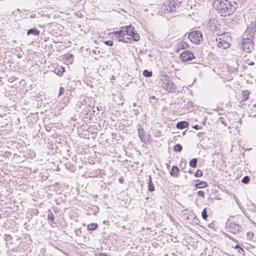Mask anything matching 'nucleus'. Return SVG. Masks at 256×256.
Instances as JSON below:
<instances>
[{"label": "nucleus", "mask_w": 256, "mask_h": 256, "mask_svg": "<svg viewBox=\"0 0 256 256\" xmlns=\"http://www.w3.org/2000/svg\"><path fill=\"white\" fill-rule=\"evenodd\" d=\"M215 20L211 19L209 20V34H210V30H212V34L211 36L210 42H209V45L211 46V48L214 50H218V48L226 49L230 46V42H231V37L228 34H218L216 26H211L210 24H215Z\"/></svg>", "instance_id": "nucleus-1"}, {"label": "nucleus", "mask_w": 256, "mask_h": 256, "mask_svg": "<svg viewBox=\"0 0 256 256\" xmlns=\"http://www.w3.org/2000/svg\"><path fill=\"white\" fill-rule=\"evenodd\" d=\"M212 7L222 16H226L234 13L238 7V4L234 0H214Z\"/></svg>", "instance_id": "nucleus-2"}, {"label": "nucleus", "mask_w": 256, "mask_h": 256, "mask_svg": "<svg viewBox=\"0 0 256 256\" xmlns=\"http://www.w3.org/2000/svg\"><path fill=\"white\" fill-rule=\"evenodd\" d=\"M119 32L122 33L124 32L126 35L130 36L134 41H138L140 40L139 34L135 32L134 28L132 24L122 26Z\"/></svg>", "instance_id": "nucleus-3"}, {"label": "nucleus", "mask_w": 256, "mask_h": 256, "mask_svg": "<svg viewBox=\"0 0 256 256\" xmlns=\"http://www.w3.org/2000/svg\"><path fill=\"white\" fill-rule=\"evenodd\" d=\"M161 86L164 90L168 92H176V86L168 78L165 77L161 80Z\"/></svg>", "instance_id": "nucleus-4"}, {"label": "nucleus", "mask_w": 256, "mask_h": 256, "mask_svg": "<svg viewBox=\"0 0 256 256\" xmlns=\"http://www.w3.org/2000/svg\"><path fill=\"white\" fill-rule=\"evenodd\" d=\"M241 48L244 51L247 52H251L254 48V44L252 42V39L245 37L244 36L241 41Z\"/></svg>", "instance_id": "nucleus-5"}, {"label": "nucleus", "mask_w": 256, "mask_h": 256, "mask_svg": "<svg viewBox=\"0 0 256 256\" xmlns=\"http://www.w3.org/2000/svg\"><path fill=\"white\" fill-rule=\"evenodd\" d=\"M188 38L194 44H199L202 40V34L200 31L194 30L190 32Z\"/></svg>", "instance_id": "nucleus-6"}, {"label": "nucleus", "mask_w": 256, "mask_h": 256, "mask_svg": "<svg viewBox=\"0 0 256 256\" xmlns=\"http://www.w3.org/2000/svg\"><path fill=\"white\" fill-rule=\"evenodd\" d=\"M180 56L182 62L190 61L194 58L193 53L188 50H186L181 53Z\"/></svg>", "instance_id": "nucleus-7"}, {"label": "nucleus", "mask_w": 256, "mask_h": 256, "mask_svg": "<svg viewBox=\"0 0 256 256\" xmlns=\"http://www.w3.org/2000/svg\"><path fill=\"white\" fill-rule=\"evenodd\" d=\"M228 228L230 232L236 234L240 232L242 228L240 224L234 222H232L229 224Z\"/></svg>", "instance_id": "nucleus-8"}, {"label": "nucleus", "mask_w": 256, "mask_h": 256, "mask_svg": "<svg viewBox=\"0 0 256 256\" xmlns=\"http://www.w3.org/2000/svg\"><path fill=\"white\" fill-rule=\"evenodd\" d=\"M216 228L215 227V224L214 222L209 224V236H210V234L212 235L214 241H216L218 240V237L217 236L218 232L216 231ZM210 240L213 242V240Z\"/></svg>", "instance_id": "nucleus-9"}, {"label": "nucleus", "mask_w": 256, "mask_h": 256, "mask_svg": "<svg viewBox=\"0 0 256 256\" xmlns=\"http://www.w3.org/2000/svg\"><path fill=\"white\" fill-rule=\"evenodd\" d=\"M174 5V4L172 2V0H166L164 4V6H165L164 12H173L176 11L177 8Z\"/></svg>", "instance_id": "nucleus-10"}, {"label": "nucleus", "mask_w": 256, "mask_h": 256, "mask_svg": "<svg viewBox=\"0 0 256 256\" xmlns=\"http://www.w3.org/2000/svg\"><path fill=\"white\" fill-rule=\"evenodd\" d=\"M256 30V26L255 24H252L249 25L245 32L244 36H246V37L252 38H254V32Z\"/></svg>", "instance_id": "nucleus-11"}, {"label": "nucleus", "mask_w": 256, "mask_h": 256, "mask_svg": "<svg viewBox=\"0 0 256 256\" xmlns=\"http://www.w3.org/2000/svg\"><path fill=\"white\" fill-rule=\"evenodd\" d=\"M137 129L138 136L142 142L145 144L146 143L148 140V138L144 135V128L140 125H138Z\"/></svg>", "instance_id": "nucleus-12"}, {"label": "nucleus", "mask_w": 256, "mask_h": 256, "mask_svg": "<svg viewBox=\"0 0 256 256\" xmlns=\"http://www.w3.org/2000/svg\"><path fill=\"white\" fill-rule=\"evenodd\" d=\"M188 46V45L186 42L181 41L176 44L174 50L176 52L178 53L180 50L186 48Z\"/></svg>", "instance_id": "nucleus-13"}, {"label": "nucleus", "mask_w": 256, "mask_h": 256, "mask_svg": "<svg viewBox=\"0 0 256 256\" xmlns=\"http://www.w3.org/2000/svg\"><path fill=\"white\" fill-rule=\"evenodd\" d=\"M114 34L115 36L117 38L118 42H123L124 36H126V34L124 32H120L118 30L114 32Z\"/></svg>", "instance_id": "nucleus-14"}, {"label": "nucleus", "mask_w": 256, "mask_h": 256, "mask_svg": "<svg viewBox=\"0 0 256 256\" xmlns=\"http://www.w3.org/2000/svg\"><path fill=\"white\" fill-rule=\"evenodd\" d=\"M179 173V169L176 166H174L172 168V170L170 172V176L174 177H178Z\"/></svg>", "instance_id": "nucleus-15"}, {"label": "nucleus", "mask_w": 256, "mask_h": 256, "mask_svg": "<svg viewBox=\"0 0 256 256\" xmlns=\"http://www.w3.org/2000/svg\"><path fill=\"white\" fill-rule=\"evenodd\" d=\"M188 126L189 124L188 122L186 121H181L177 123L176 126L178 129L182 130L188 128Z\"/></svg>", "instance_id": "nucleus-16"}, {"label": "nucleus", "mask_w": 256, "mask_h": 256, "mask_svg": "<svg viewBox=\"0 0 256 256\" xmlns=\"http://www.w3.org/2000/svg\"><path fill=\"white\" fill-rule=\"evenodd\" d=\"M54 72L58 76H62L65 72V68L62 66H57L54 70Z\"/></svg>", "instance_id": "nucleus-17"}, {"label": "nucleus", "mask_w": 256, "mask_h": 256, "mask_svg": "<svg viewBox=\"0 0 256 256\" xmlns=\"http://www.w3.org/2000/svg\"><path fill=\"white\" fill-rule=\"evenodd\" d=\"M40 30L34 27L28 30L27 32L28 35L33 34L36 36H38L40 34Z\"/></svg>", "instance_id": "nucleus-18"}, {"label": "nucleus", "mask_w": 256, "mask_h": 256, "mask_svg": "<svg viewBox=\"0 0 256 256\" xmlns=\"http://www.w3.org/2000/svg\"><path fill=\"white\" fill-rule=\"evenodd\" d=\"M238 67V64H235L234 66H228V71L231 74H235L237 72Z\"/></svg>", "instance_id": "nucleus-19"}, {"label": "nucleus", "mask_w": 256, "mask_h": 256, "mask_svg": "<svg viewBox=\"0 0 256 256\" xmlns=\"http://www.w3.org/2000/svg\"><path fill=\"white\" fill-rule=\"evenodd\" d=\"M148 190L150 191V192L154 191L155 188H154V184L152 183V177H151L150 176H148Z\"/></svg>", "instance_id": "nucleus-20"}, {"label": "nucleus", "mask_w": 256, "mask_h": 256, "mask_svg": "<svg viewBox=\"0 0 256 256\" xmlns=\"http://www.w3.org/2000/svg\"><path fill=\"white\" fill-rule=\"evenodd\" d=\"M220 251L219 249L216 246H213V248L212 250V254H209V256H219L218 252Z\"/></svg>", "instance_id": "nucleus-21"}, {"label": "nucleus", "mask_w": 256, "mask_h": 256, "mask_svg": "<svg viewBox=\"0 0 256 256\" xmlns=\"http://www.w3.org/2000/svg\"><path fill=\"white\" fill-rule=\"evenodd\" d=\"M98 224L96 223H91L88 225L87 228L89 230H94L97 228Z\"/></svg>", "instance_id": "nucleus-22"}, {"label": "nucleus", "mask_w": 256, "mask_h": 256, "mask_svg": "<svg viewBox=\"0 0 256 256\" xmlns=\"http://www.w3.org/2000/svg\"><path fill=\"white\" fill-rule=\"evenodd\" d=\"M197 161H198V159L196 158H194L192 159L190 161V166L193 168H196V164H197Z\"/></svg>", "instance_id": "nucleus-23"}, {"label": "nucleus", "mask_w": 256, "mask_h": 256, "mask_svg": "<svg viewBox=\"0 0 256 256\" xmlns=\"http://www.w3.org/2000/svg\"><path fill=\"white\" fill-rule=\"evenodd\" d=\"M184 217L188 220V222H192L194 220V219L195 216L194 214L191 213L190 214L185 215Z\"/></svg>", "instance_id": "nucleus-24"}, {"label": "nucleus", "mask_w": 256, "mask_h": 256, "mask_svg": "<svg viewBox=\"0 0 256 256\" xmlns=\"http://www.w3.org/2000/svg\"><path fill=\"white\" fill-rule=\"evenodd\" d=\"M249 98V92L246 90V91H242V101H246Z\"/></svg>", "instance_id": "nucleus-25"}, {"label": "nucleus", "mask_w": 256, "mask_h": 256, "mask_svg": "<svg viewBox=\"0 0 256 256\" xmlns=\"http://www.w3.org/2000/svg\"><path fill=\"white\" fill-rule=\"evenodd\" d=\"M182 149V146L180 144H177L174 147V150L176 152H180Z\"/></svg>", "instance_id": "nucleus-26"}, {"label": "nucleus", "mask_w": 256, "mask_h": 256, "mask_svg": "<svg viewBox=\"0 0 256 256\" xmlns=\"http://www.w3.org/2000/svg\"><path fill=\"white\" fill-rule=\"evenodd\" d=\"M143 75L146 77H151L152 75V71L145 70L143 71Z\"/></svg>", "instance_id": "nucleus-27"}, {"label": "nucleus", "mask_w": 256, "mask_h": 256, "mask_svg": "<svg viewBox=\"0 0 256 256\" xmlns=\"http://www.w3.org/2000/svg\"><path fill=\"white\" fill-rule=\"evenodd\" d=\"M206 186V183L204 182H200L196 184V186L198 188H202Z\"/></svg>", "instance_id": "nucleus-28"}, {"label": "nucleus", "mask_w": 256, "mask_h": 256, "mask_svg": "<svg viewBox=\"0 0 256 256\" xmlns=\"http://www.w3.org/2000/svg\"><path fill=\"white\" fill-rule=\"evenodd\" d=\"M202 216L204 220H206L208 215L207 214L206 208L203 209V211L202 212Z\"/></svg>", "instance_id": "nucleus-29"}, {"label": "nucleus", "mask_w": 256, "mask_h": 256, "mask_svg": "<svg viewBox=\"0 0 256 256\" xmlns=\"http://www.w3.org/2000/svg\"><path fill=\"white\" fill-rule=\"evenodd\" d=\"M250 180V177L248 176H245L242 178V182L244 184H248Z\"/></svg>", "instance_id": "nucleus-30"}, {"label": "nucleus", "mask_w": 256, "mask_h": 256, "mask_svg": "<svg viewBox=\"0 0 256 256\" xmlns=\"http://www.w3.org/2000/svg\"><path fill=\"white\" fill-rule=\"evenodd\" d=\"M172 2L174 4L176 8H180L182 4V2L180 0H172Z\"/></svg>", "instance_id": "nucleus-31"}, {"label": "nucleus", "mask_w": 256, "mask_h": 256, "mask_svg": "<svg viewBox=\"0 0 256 256\" xmlns=\"http://www.w3.org/2000/svg\"><path fill=\"white\" fill-rule=\"evenodd\" d=\"M172 2L174 4L176 8H180L182 4V2L180 0H172Z\"/></svg>", "instance_id": "nucleus-32"}, {"label": "nucleus", "mask_w": 256, "mask_h": 256, "mask_svg": "<svg viewBox=\"0 0 256 256\" xmlns=\"http://www.w3.org/2000/svg\"><path fill=\"white\" fill-rule=\"evenodd\" d=\"M48 220H50L52 222L54 220V217L52 212H50V213L48 214Z\"/></svg>", "instance_id": "nucleus-33"}, {"label": "nucleus", "mask_w": 256, "mask_h": 256, "mask_svg": "<svg viewBox=\"0 0 256 256\" xmlns=\"http://www.w3.org/2000/svg\"><path fill=\"white\" fill-rule=\"evenodd\" d=\"M123 42L126 43V44H128V43L132 44V39L128 37H127L126 38H124V37Z\"/></svg>", "instance_id": "nucleus-34"}, {"label": "nucleus", "mask_w": 256, "mask_h": 256, "mask_svg": "<svg viewBox=\"0 0 256 256\" xmlns=\"http://www.w3.org/2000/svg\"><path fill=\"white\" fill-rule=\"evenodd\" d=\"M202 170H198L194 174V176L196 177H200L202 176Z\"/></svg>", "instance_id": "nucleus-35"}, {"label": "nucleus", "mask_w": 256, "mask_h": 256, "mask_svg": "<svg viewBox=\"0 0 256 256\" xmlns=\"http://www.w3.org/2000/svg\"><path fill=\"white\" fill-rule=\"evenodd\" d=\"M104 43L106 45L108 46H112L114 44V42L112 40H110L104 41Z\"/></svg>", "instance_id": "nucleus-36"}, {"label": "nucleus", "mask_w": 256, "mask_h": 256, "mask_svg": "<svg viewBox=\"0 0 256 256\" xmlns=\"http://www.w3.org/2000/svg\"><path fill=\"white\" fill-rule=\"evenodd\" d=\"M64 92V88L62 86L60 87L58 93V96L62 95Z\"/></svg>", "instance_id": "nucleus-37"}, {"label": "nucleus", "mask_w": 256, "mask_h": 256, "mask_svg": "<svg viewBox=\"0 0 256 256\" xmlns=\"http://www.w3.org/2000/svg\"><path fill=\"white\" fill-rule=\"evenodd\" d=\"M246 234L248 238L249 239H252L254 236V234L252 232H248Z\"/></svg>", "instance_id": "nucleus-38"}, {"label": "nucleus", "mask_w": 256, "mask_h": 256, "mask_svg": "<svg viewBox=\"0 0 256 256\" xmlns=\"http://www.w3.org/2000/svg\"><path fill=\"white\" fill-rule=\"evenodd\" d=\"M198 194L200 196L204 197V192L202 190H199L198 192Z\"/></svg>", "instance_id": "nucleus-39"}, {"label": "nucleus", "mask_w": 256, "mask_h": 256, "mask_svg": "<svg viewBox=\"0 0 256 256\" xmlns=\"http://www.w3.org/2000/svg\"><path fill=\"white\" fill-rule=\"evenodd\" d=\"M135 116H138L140 114L138 109H133L132 110Z\"/></svg>", "instance_id": "nucleus-40"}, {"label": "nucleus", "mask_w": 256, "mask_h": 256, "mask_svg": "<svg viewBox=\"0 0 256 256\" xmlns=\"http://www.w3.org/2000/svg\"><path fill=\"white\" fill-rule=\"evenodd\" d=\"M235 248L238 249V250H242V251L244 252L243 250L238 245H236V246H235Z\"/></svg>", "instance_id": "nucleus-41"}, {"label": "nucleus", "mask_w": 256, "mask_h": 256, "mask_svg": "<svg viewBox=\"0 0 256 256\" xmlns=\"http://www.w3.org/2000/svg\"><path fill=\"white\" fill-rule=\"evenodd\" d=\"M203 134L202 133H199L198 134V136L200 138V140H202V138H204V137L202 136V135Z\"/></svg>", "instance_id": "nucleus-42"}, {"label": "nucleus", "mask_w": 256, "mask_h": 256, "mask_svg": "<svg viewBox=\"0 0 256 256\" xmlns=\"http://www.w3.org/2000/svg\"><path fill=\"white\" fill-rule=\"evenodd\" d=\"M119 182L121 183V184H122L124 182V180L122 178H120V179H119Z\"/></svg>", "instance_id": "nucleus-43"}, {"label": "nucleus", "mask_w": 256, "mask_h": 256, "mask_svg": "<svg viewBox=\"0 0 256 256\" xmlns=\"http://www.w3.org/2000/svg\"><path fill=\"white\" fill-rule=\"evenodd\" d=\"M100 256H108L105 253H100L99 254Z\"/></svg>", "instance_id": "nucleus-44"}, {"label": "nucleus", "mask_w": 256, "mask_h": 256, "mask_svg": "<svg viewBox=\"0 0 256 256\" xmlns=\"http://www.w3.org/2000/svg\"><path fill=\"white\" fill-rule=\"evenodd\" d=\"M193 128L196 130H198L199 128V126L196 124L194 126Z\"/></svg>", "instance_id": "nucleus-45"}, {"label": "nucleus", "mask_w": 256, "mask_h": 256, "mask_svg": "<svg viewBox=\"0 0 256 256\" xmlns=\"http://www.w3.org/2000/svg\"><path fill=\"white\" fill-rule=\"evenodd\" d=\"M254 62H250L248 63V65L250 66H252V65H254Z\"/></svg>", "instance_id": "nucleus-46"}, {"label": "nucleus", "mask_w": 256, "mask_h": 256, "mask_svg": "<svg viewBox=\"0 0 256 256\" xmlns=\"http://www.w3.org/2000/svg\"><path fill=\"white\" fill-rule=\"evenodd\" d=\"M150 100H155V99H156V97H155V96H152L150 98Z\"/></svg>", "instance_id": "nucleus-47"}, {"label": "nucleus", "mask_w": 256, "mask_h": 256, "mask_svg": "<svg viewBox=\"0 0 256 256\" xmlns=\"http://www.w3.org/2000/svg\"><path fill=\"white\" fill-rule=\"evenodd\" d=\"M132 106H136V103H135V102H134V103L132 104Z\"/></svg>", "instance_id": "nucleus-48"}, {"label": "nucleus", "mask_w": 256, "mask_h": 256, "mask_svg": "<svg viewBox=\"0 0 256 256\" xmlns=\"http://www.w3.org/2000/svg\"><path fill=\"white\" fill-rule=\"evenodd\" d=\"M200 147L204 148V147L203 145L202 144H200Z\"/></svg>", "instance_id": "nucleus-49"}, {"label": "nucleus", "mask_w": 256, "mask_h": 256, "mask_svg": "<svg viewBox=\"0 0 256 256\" xmlns=\"http://www.w3.org/2000/svg\"><path fill=\"white\" fill-rule=\"evenodd\" d=\"M18 58H21V57H22V56H21V54H18Z\"/></svg>", "instance_id": "nucleus-50"}, {"label": "nucleus", "mask_w": 256, "mask_h": 256, "mask_svg": "<svg viewBox=\"0 0 256 256\" xmlns=\"http://www.w3.org/2000/svg\"><path fill=\"white\" fill-rule=\"evenodd\" d=\"M214 53H215V52H214V51H212V52H210V54H211L212 55H213V54H214Z\"/></svg>", "instance_id": "nucleus-51"}, {"label": "nucleus", "mask_w": 256, "mask_h": 256, "mask_svg": "<svg viewBox=\"0 0 256 256\" xmlns=\"http://www.w3.org/2000/svg\"><path fill=\"white\" fill-rule=\"evenodd\" d=\"M188 172L190 173V174H192V172L190 170H188Z\"/></svg>", "instance_id": "nucleus-52"}, {"label": "nucleus", "mask_w": 256, "mask_h": 256, "mask_svg": "<svg viewBox=\"0 0 256 256\" xmlns=\"http://www.w3.org/2000/svg\"><path fill=\"white\" fill-rule=\"evenodd\" d=\"M12 42H16V40H12Z\"/></svg>", "instance_id": "nucleus-53"}, {"label": "nucleus", "mask_w": 256, "mask_h": 256, "mask_svg": "<svg viewBox=\"0 0 256 256\" xmlns=\"http://www.w3.org/2000/svg\"><path fill=\"white\" fill-rule=\"evenodd\" d=\"M69 56H70V57L73 56V55H72V54H69Z\"/></svg>", "instance_id": "nucleus-54"}, {"label": "nucleus", "mask_w": 256, "mask_h": 256, "mask_svg": "<svg viewBox=\"0 0 256 256\" xmlns=\"http://www.w3.org/2000/svg\"><path fill=\"white\" fill-rule=\"evenodd\" d=\"M96 108H97V110H99V108H98V106L96 107Z\"/></svg>", "instance_id": "nucleus-55"}, {"label": "nucleus", "mask_w": 256, "mask_h": 256, "mask_svg": "<svg viewBox=\"0 0 256 256\" xmlns=\"http://www.w3.org/2000/svg\"><path fill=\"white\" fill-rule=\"evenodd\" d=\"M19 48L20 50H22V48Z\"/></svg>", "instance_id": "nucleus-56"}]
</instances>
